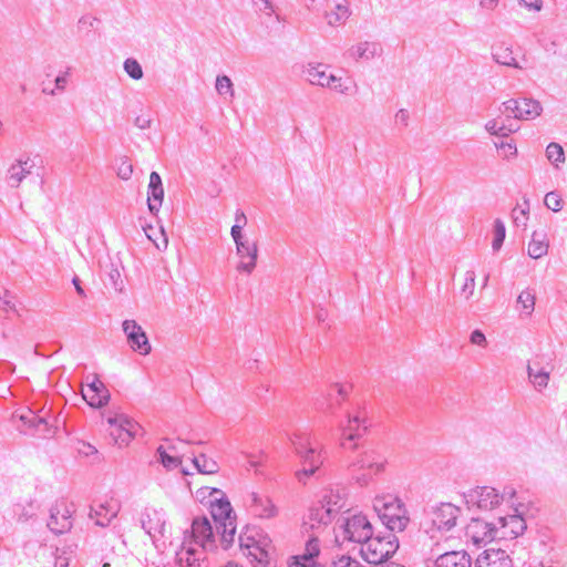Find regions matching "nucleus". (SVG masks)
<instances>
[{"label":"nucleus","instance_id":"f257e3e1","mask_svg":"<svg viewBox=\"0 0 567 567\" xmlns=\"http://www.w3.org/2000/svg\"><path fill=\"white\" fill-rule=\"evenodd\" d=\"M208 492L210 514L215 522L216 529L220 534V543L224 549H228L234 543L236 535V516L226 494L219 488L205 487L197 493L205 497Z\"/></svg>","mask_w":567,"mask_h":567},{"label":"nucleus","instance_id":"f03ea898","mask_svg":"<svg viewBox=\"0 0 567 567\" xmlns=\"http://www.w3.org/2000/svg\"><path fill=\"white\" fill-rule=\"evenodd\" d=\"M289 440L301 465L296 477L300 483H306L322 466L326 452L322 446L312 443V437L307 432H295Z\"/></svg>","mask_w":567,"mask_h":567},{"label":"nucleus","instance_id":"7ed1b4c3","mask_svg":"<svg viewBox=\"0 0 567 567\" xmlns=\"http://www.w3.org/2000/svg\"><path fill=\"white\" fill-rule=\"evenodd\" d=\"M373 509L388 530L403 532L410 517L402 499L392 494L378 495L373 499Z\"/></svg>","mask_w":567,"mask_h":567},{"label":"nucleus","instance_id":"20e7f679","mask_svg":"<svg viewBox=\"0 0 567 567\" xmlns=\"http://www.w3.org/2000/svg\"><path fill=\"white\" fill-rule=\"evenodd\" d=\"M388 463L386 456L372 445H364L350 464L353 478L361 486L368 485L374 475L382 473Z\"/></svg>","mask_w":567,"mask_h":567},{"label":"nucleus","instance_id":"39448f33","mask_svg":"<svg viewBox=\"0 0 567 567\" xmlns=\"http://www.w3.org/2000/svg\"><path fill=\"white\" fill-rule=\"evenodd\" d=\"M399 549V539L394 532L388 530L384 534L370 536L361 546V555L363 559L371 565L384 563L389 560Z\"/></svg>","mask_w":567,"mask_h":567},{"label":"nucleus","instance_id":"423d86ee","mask_svg":"<svg viewBox=\"0 0 567 567\" xmlns=\"http://www.w3.org/2000/svg\"><path fill=\"white\" fill-rule=\"evenodd\" d=\"M499 111L507 118L533 120L540 115L543 107L534 99H509L502 103Z\"/></svg>","mask_w":567,"mask_h":567},{"label":"nucleus","instance_id":"0eeeda50","mask_svg":"<svg viewBox=\"0 0 567 567\" xmlns=\"http://www.w3.org/2000/svg\"><path fill=\"white\" fill-rule=\"evenodd\" d=\"M240 547L248 550L247 555L251 558L254 567H271L270 540L267 537L256 539L252 535L239 536Z\"/></svg>","mask_w":567,"mask_h":567},{"label":"nucleus","instance_id":"6e6552de","mask_svg":"<svg viewBox=\"0 0 567 567\" xmlns=\"http://www.w3.org/2000/svg\"><path fill=\"white\" fill-rule=\"evenodd\" d=\"M461 509L451 503H441L426 512V523L440 532L451 530L457 522Z\"/></svg>","mask_w":567,"mask_h":567},{"label":"nucleus","instance_id":"1a4fd4ad","mask_svg":"<svg viewBox=\"0 0 567 567\" xmlns=\"http://www.w3.org/2000/svg\"><path fill=\"white\" fill-rule=\"evenodd\" d=\"M110 435L118 446L127 445L141 430V425L125 414H115L107 417Z\"/></svg>","mask_w":567,"mask_h":567},{"label":"nucleus","instance_id":"9d476101","mask_svg":"<svg viewBox=\"0 0 567 567\" xmlns=\"http://www.w3.org/2000/svg\"><path fill=\"white\" fill-rule=\"evenodd\" d=\"M341 530L343 540L359 543L362 546L372 536L373 527L365 515L357 514L344 519Z\"/></svg>","mask_w":567,"mask_h":567},{"label":"nucleus","instance_id":"9b49d317","mask_svg":"<svg viewBox=\"0 0 567 567\" xmlns=\"http://www.w3.org/2000/svg\"><path fill=\"white\" fill-rule=\"evenodd\" d=\"M468 508L491 511L501 504V495L494 487L477 486L463 494Z\"/></svg>","mask_w":567,"mask_h":567},{"label":"nucleus","instance_id":"f8f14e48","mask_svg":"<svg viewBox=\"0 0 567 567\" xmlns=\"http://www.w3.org/2000/svg\"><path fill=\"white\" fill-rule=\"evenodd\" d=\"M141 526L154 543L165 537L166 515L164 511L145 507L141 514Z\"/></svg>","mask_w":567,"mask_h":567},{"label":"nucleus","instance_id":"ddd939ff","mask_svg":"<svg viewBox=\"0 0 567 567\" xmlns=\"http://www.w3.org/2000/svg\"><path fill=\"white\" fill-rule=\"evenodd\" d=\"M371 423L367 419L365 412L358 411L354 414L348 413L347 425L342 426V442L341 445L347 447H357L358 444L352 446L348 445L365 434Z\"/></svg>","mask_w":567,"mask_h":567},{"label":"nucleus","instance_id":"4468645a","mask_svg":"<svg viewBox=\"0 0 567 567\" xmlns=\"http://www.w3.org/2000/svg\"><path fill=\"white\" fill-rule=\"evenodd\" d=\"M465 535L474 545L480 546L497 537V525L482 518H472L465 528Z\"/></svg>","mask_w":567,"mask_h":567},{"label":"nucleus","instance_id":"2eb2a0df","mask_svg":"<svg viewBox=\"0 0 567 567\" xmlns=\"http://www.w3.org/2000/svg\"><path fill=\"white\" fill-rule=\"evenodd\" d=\"M123 332L126 336L130 348L142 355L151 353L152 347L143 328L135 320H124Z\"/></svg>","mask_w":567,"mask_h":567},{"label":"nucleus","instance_id":"dca6fc26","mask_svg":"<svg viewBox=\"0 0 567 567\" xmlns=\"http://www.w3.org/2000/svg\"><path fill=\"white\" fill-rule=\"evenodd\" d=\"M190 537L194 543L204 549L213 550L216 548L213 526L206 516L194 517L192 522Z\"/></svg>","mask_w":567,"mask_h":567},{"label":"nucleus","instance_id":"f3484780","mask_svg":"<svg viewBox=\"0 0 567 567\" xmlns=\"http://www.w3.org/2000/svg\"><path fill=\"white\" fill-rule=\"evenodd\" d=\"M497 537L498 539H514L523 535L526 529V522L522 514H513L507 516H499L497 522Z\"/></svg>","mask_w":567,"mask_h":567},{"label":"nucleus","instance_id":"a211bd4d","mask_svg":"<svg viewBox=\"0 0 567 567\" xmlns=\"http://www.w3.org/2000/svg\"><path fill=\"white\" fill-rule=\"evenodd\" d=\"M18 417L21 422L20 430L24 433L45 437L51 432L47 419L38 415L30 409L19 414Z\"/></svg>","mask_w":567,"mask_h":567},{"label":"nucleus","instance_id":"6ab92c4d","mask_svg":"<svg viewBox=\"0 0 567 567\" xmlns=\"http://www.w3.org/2000/svg\"><path fill=\"white\" fill-rule=\"evenodd\" d=\"M120 505L116 501H105L90 507V518L96 526L106 527L117 516Z\"/></svg>","mask_w":567,"mask_h":567},{"label":"nucleus","instance_id":"aec40b11","mask_svg":"<svg viewBox=\"0 0 567 567\" xmlns=\"http://www.w3.org/2000/svg\"><path fill=\"white\" fill-rule=\"evenodd\" d=\"M246 505L249 512L259 518H271L277 515V508L266 496H261L257 493H250L246 497Z\"/></svg>","mask_w":567,"mask_h":567},{"label":"nucleus","instance_id":"412c9836","mask_svg":"<svg viewBox=\"0 0 567 567\" xmlns=\"http://www.w3.org/2000/svg\"><path fill=\"white\" fill-rule=\"evenodd\" d=\"M236 252L241 258V261L237 265V270L251 274L258 257L257 244L245 239L236 244Z\"/></svg>","mask_w":567,"mask_h":567},{"label":"nucleus","instance_id":"4be33fe9","mask_svg":"<svg viewBox=\"0 0 567 567\" xmlns=\"http://www.w3.org/2000/svg\"><path fill=\"white\" fill-rule=\"evenodd\" d=\"M475 567H513V560L506 550L492 547L477 557Z\"/></svg>","mask_w":567,"mask_h":567},{"label":"nucleus","instance_id":"5701e85b","mask_svg":"<svg viewBox=\"0 0 567 567\" xmlns=\"http://www.w3.org/2000/svg\"><path fill=\"white\" fill-rule=\"evenodd\" d=\"M48 527L54 534H62L72 527L71 513L64 504H56L50 509Z\"/></svg>","mask_w":567,"mask_h":567},{"label":"nucleus","instance_id":"b1692460","mask_svg":"<svg viewBox=\"0 0 567 567\" xmlns=\"http://www.w3.org/2000/svg\"><path fill=\"white\" fill-rule=\"evenodd\" d=\"M164 199V187L161 175L153 171L150 175L147 186V206L152 215H156L162 207Z\"/></svg>","mask_w":567,"mask_h":567},{"label":"nucleus","instance_id":"393cba45","mask_svg":"<svg viewBox=\"0 0 567 567\" xmlns=\"http://www.w3.org/2000/svg\"><path fill=\"white\" fill-rule=\"evenodd\" d=\"M84 400L92 408H102L110 400V392L104 383L95 378L82 392Z\"/></svg>","mask_w":567,"mask_h":567},{"label":"nucleus","instance_id":"a878e982","mask_svg":"<svg viewBox=\"0 0 567 567\" xmlns=\"http://www.w3.org/2000/svg\"><path fill=\"white\" fill-rule=\"evenodd\" d=\"M34 163L30 157L18 158L7 171V184L12 188H18L23 179L31 174Z\"/></svg>","mask_w":567,"mask_h":567},{"label":"nucleus","instance_id":"bb28decb","mask_svg":"<svg viewBox=\"0 0 567 567\" xmlns=\"http://www.w3.org/2000/svg\"><path fill=\"white\" fill-rule=\"evenodd\" d=\"M327 69L323 64H308L303 70V75L312 85L327 87L336 82V76L328 74Z\"/></svg>","mask_w":567,"mask_h":567},{"label":"nucleus","instance_id":"cd10ccee","mask_svg":"<svg viewBox=\"0 0 567 567\" xmlns=\"http://www.w3.org/2000/svg\"><path fill=\"white\" fill-rule=\"evenodd\" d=\"M435 567H471L472 558L465 550H452L440 555Z\"/></svg>","mask_w":567,"mask_h":567},{"label":"nucleus","instance_id":"c85d7f7f","mask_svg":"<svg viewBox=\"0 0 567 567\" xmlns=\"http://www.w3.org/2000/svg\"><path fill=\"white\" fill-rule=\"evenodd\" d=\"M492 56L494 61L501 65L511 66L515 69L523 70L524 66L519 64L516 59L513 56L512 47L499 43L492 47Z\"/></svg>","mask_w":567,"mask_h":567},{"label":"nucleus","instance_id":"c756f323","mask_svg":"<svg viewBox=\"0 0 567 567\" xmlns=\"http://www.w3.org/2000/svg\"><path fill=\"white\" fill-rule=\"evenodd\" d=\"M333 511L330 507H326L321 499L310 507L309 509V524L311 528L317 525H328L333 518Z\"/></svg>","mask_w":567,"mask_h":567},{"label":"nucleus","instance_id":"7c9ffc66","mask_svg":"<svg viewBox=\"0 0 567 567\" xmlns=\"http://www.w3.org/2000/svg\"><path fill=\"white\" fill-rule=\"evenodd\" d=\"M548 251V241L546 240V235L534 231L532 235V240L528 245V256L533 259H538L545 256Z\"/></svg>","mask_w":567,"mask_h":567},{"label":"nucleus","instance_id":"2f4dec72","mask_svg":"<svg viewBox=\"0 0 567 567\" xmlns=\"http://www.w3.org/2000/svg\"><path fill=\"white\" fill-rule=\"evenodd\" d=\"M379 44L374 42H361L349 50L350 56L358 59H372L377 55Z\"/></svg>","mask_w":567,"mask_h":567},{"label":"nucleus","instance_id":"473e14b6","mask_svg":"<svg viewBox=\"0 0 567 567\" xmlns=\"http://www.w3.org/2000/svg\"><path fill=\"white\" fill-rule=\"evenodd\" d=\"M536 363L527 365V373L530 382L537 390H542L547 386L549 381V372L544 368H535Z\"/></svg>","mask_w":567,"mask_h":567},{"label":"nucleus","instance_id":"72a5a7b5","mask_svg":"<svg viewBox=\"0 0 567 567\" xmlns=\"http://www.w3.org/2000/svg\"><path fill=\"white\" fill-rule=\"evenodd\" d=\"M348 394V389L344 385L333 384L327 395V410L334 413V408L340 405Z\"/></svg>","mask_w":567,"mask_h":567},{"label":"nucleus","instance_id":"f704fd0d","mask_svg":"<svg viewBox=\"0 0 567 567\" xmlns=\"http://www.w3.org/2000/svg\"><path fill=\"white\" fill-rule=\"evenodd\" d=\"M193 464L202 474H215L218 472L219 466L217 462L206 454H199L193 458Z\"/></svg>","mask_w":567,"mask_h":567},{"label":"nucleus","instance_id":"c9c22d12","mask_svg":"<svg viewBox=\"0 0 567 567\" xmlns=\"http://www.w3.org/2000/svg\"><path fill=\"white\" fill-rule=\"evenodd\" d=\"M350 16V9L348 6V1L344 0V3L336 4L334 11L328 14V23L333 25L336 23L346 21Z\"/></svg>","mask_w":567,"mask_h":567},{"label":"nucleus","instance_id":"e433bc0d","mask_svg":"<svg viewBox=\"0 0 567 567\" xmlns=\"http://www.w3.org/2000/svg\"><path fill=\"white\" fill-rule=\"evenodd\" d=\"M546 156L548 161L558 167L560 163L565 161V153L563 147L558 143H549L546 147Z\"/></svg>","mask_w":567,"mask_h":567},{"label":"nucleus","instance_id":"4c0bfd02","mask_svg":"<svg viewBox=\"0 0 567 567\" xmlns=\"http://www.w3.org/2000/svg\"><path fill=\"white\" fill-rule=\"evenodd\" d=\"M156 454L161 464L167 470L176 468L182 463L179 457L169 455L163 445L157 447Z\"/></svg>","mask_w":567,"mask_h":567},{"label":"nucleus","instance_id":"58836bf2","mask_svg":"<svg viewBox=\"0 0 567 567\" xmlns=\"http://www.w3.org/2000/svg\"><path fill=\"white\" fill-rule=\"evenodd\" d=\"M506 237V227L502 219L497 218L494 221V238L492 241V248L494 251H497L503 246V243Z\"/></svg>","mask_w":567,"mask_h":567},{"label":"nucleus","instance_id":"ea45409f","mask_svg":"<svg viewBox=\"0 0 567 567\" xmlns=\"http://www.w3.org/2000/svg\"><path fill=\"white\" fill-rule=\"evenodd\" d=\"M106 268V275L111 282V286L114 288V290L122 291L124 288V282L117 266L114 265L113 262H110V265H107Z\"/></svg>","mask_w":567,"mask_h":567},{"label":"nucleus","instance_id":"a19ab883","mask_svg":"<svg viewBox=\"0 0 567 567\" xmlns=\"http://www.w3.org/2000/svg\"><path fill=\"white\" fill-rule=\"evenodd\" d=\"M321 502L324 504L326 507H330L333 511V516L342 508L343 503L341 497L338 493H333L332 491L326 493Z\"/></svg>","mask_w":567,"mask_h":567},{"label":"nucleus","instance_id":"79ce46f5","mask_svg":"<svg viewBox=\"0 0 567 567\" xmlns=\"http://www.w3.org/2000/svg\"><path fill=\"white\" fill-rule=\"evenodd\" d=\"M124 70L133 80H140L143 78V69L137 60L128 58L124 61Z\"/></svg>","mask_w":567,"mask_h":567},{"label":"nucleus","instance_id":"37998d69","mask_svg":"<svg viewBox=\"0 0 567 567\" xmlns=\"http://www.w3.org/2000/svg\"><path fill=\"white\" fill-rule=\"evenodd\" d=\"M54 567H69L72 551L69 548H56L53 553Z\"/></svg>","mask_w":567,"mask_h":567},{"label":"nucleus","instance_id":"c03bdc74","mask_svg":"<svg viewBox=\"0 0 567 567\" xmlns=\"http://www.w3.org/2000/svg\"><path fill=\"white\" fill-rule=\"evenodd\" d=\"M517 302L526 310L527 315H530L535 306V296L530 290L526 289L519 293Z\"/></svg>","mask_w":567,"mask_h":567},{"label":"nucleus","instance_id":"a18cd8bd","mask_svg":"<svg viewBox=\"0 0 567 567\" xmlns=\"http://www.w3.org/2000/svg\"><path fill=\"white\" fill-rule=\"evenodd\" d=\"M179 563L187 567H194L197 561H199V558L197 557V550L188 547L185 551L177 554Z\"/></svg>","mask_w":567,"mask_h":567},{"label":"nucleus","instance_id":"49530a36","mask_svg":"<svg viewBox=\"0 0 567 567\" xmlns=\"http://www.w3.org/2000/svg\"><path fill=\"white\" fill-rule=\"evenodd\" d=\"M0 309L6 312L18 311L16 297L9 290H6L3 295H0Z\"/></svg>","mask_w":567,"mask_h":567},{"label":"nucleus","instance_id":"de8ad7c7","mask_svg":"<svg viewBox=\"0 0 567 567\" xmlns=\"http://www.w3.org/2000/svg\"><path fill=\"white\" fill-rule=\"evenodd\" d=\"M494 144H495V147L501 152V155L504 158H511V157L516 156V154H517V147L513 140H511L508 142H501V143L495 142Z\"/></svg>","mask_w":567,"mask_h":567},{"label":"nucleus","instance_id":"09e8293b","mask_svg":"<svg viewBox=\"0 0 567 567\" xmlns=\"http://www.w3.org/2000/svg\"><path fill=\"white\" fill-rule=\"evenodd\" d=\"M544 204L548 209L553 212H559L563 208V199L556 192L547 193L544 199Z\"/></svg>","mask_w":567,"mask_h":567},{"label":"nucleus","instance_id":"8fccbe9b","mask_svg":"<svg viewBox=\"0 0 567 567\" xmlns=\"http://www.w3.org/2000/svg\"><path fill=\"white\" fill-rule=\"evenodd\" d=\"M216 91L218 94L224 95L229 93L230 95H234L233 91V82L229 76L227 75H218L216 79Z\"/></svg>","mask_w":567,"mask_h":567},{"label":"nucleus","instance_id":"3c124183","mask_svg":"<svg viewBox=\"0 0 567 567\" xmlns=\"http://www.w3.org/2000/svg\"><path fill=\"white\" fill-rule=\"evenodd\" d=\"M328 87L341 94H351L352 89H355L357 85L351 81L343 82L341 78L336 76V82L331 83Z\"/></svg>","mask_w":567,"mask_h":567},{"label":"nucleus","instance_id":"603ef678","mask_svg":"<svg viewBox=\"0 0 567 567\" xmlns=\"http://www.w3.org/2000/svg\"><path fill=\"white\" fill-rule=\"evenodd\" d=\"M133 174V165L127 157H122L117 167V176L123 181H128Z\"/></svg>","mask_w":567,"mask_h":567},{"label":"nucleus","instance_id":"864d4df0","mask_svg":"<svg viewBox=\"0 0 567 567\" xmlns=\"http://www.w3.org/2000/svg\"><path fill=\"white\" fill-rule=\"evenodd\" d=\"M320 553L318 538H311L307 542L306 553L302 555V559L306 561L312 560Z\"/></svg>","mask_w":567,"mask_h":567},{"label":"nucleus","instance_id":"5fc2aeb1","mask_svg":"<svg viewBox=\"0 0 567 567\" xmlns=\"http://www.w3.org/2000/svg\"><path fill=\"white\" fill-rule=\"evenodd\" d=\"M474 288H475V272L473 270H467L465 272V282L462 287V292L466 293V299H468L473 295Z\"/></svg>","mask_w":567,"mask_h":567},{"label":"nucleus","instance_id":"6e6d98bb","mask_svg":"<svg viewBox=\"0 0 567 567\" xmlns=\"http://www.w3.org/2000/svg\"><path fill=\"white\" fill-rule=\"evenodd\" d=\"M519 126L517 124H506L505 122L499 123L497 128V136L507 137L509 134L518 131Z\"/></svg>","mask_w":567,"mask_h":567},{"label":"nucleus","instance_id":"4d7b16f0","mask_svg":"<svg viewBox=\"0 0 567 567\" xmlns=\"http://www.w3.org/2000/svg\"><path fill=\"white\" fill-rule=\"evenodd\" d=\"M470 341L472 344L478 347L485 348L487 346L486 337L480 329H475L474 331H472L470 336Z\"/></svg>","mask_w":567,"mask_h":567},{"label":"nucleus","instance_id":"13d9d810","mask_svg":"<svg viewBox=\"0 0 567 567\" xmlns=\"http://www.w3.org/2000/svg\"><path fill=\"white\" fill-rule=\"evenodd\" d=\"M333 567H364L358 560L349 557L341 556L338 560L333 561Z\"/></svg>","mask_w":567,"mask_h":567},{"label":"nucleus","instance_id":"bf43d9fd","mask_svg":"<svg viewBox=\"0 0 567 567\" xmlns=\"http://www.w3.org/2000/svg\"><path fill=\"white\" fill-rule=\"evenodd\" d=\"M257 9L268 16H271L274 12V6L270 0H254Z\"/></svg>","mask_w":567,"mask_h":567},{"label":"nucleus","instance_id":"052dcab7","mask_svg":"<svg viewBox=\"0 0 567 567\" xmlns=\"http://www.w3.org/2000/svg\"><path fill=\"white\" fill-rule=\"evenodd\" d=\"M519 4L529 11H540L543 8V0H519Z\"/></svg>","mask_w":567,"mask_h":567},{"label":"nucleus","instance_id":"680f3d73","mask_svg":"<svg viewBox=\"0 0 567 567\" xmlns=\"http://www.w3.org/2000/svg\"><path fill=\"white\" fill-rule=\"evenodd\" d=\"M243 225L241 224H235L231 229H230V235L235 241V244H238L243 240H245L246 238L244 237L243 233H241V229H243Z\"/></svg>","mask_w":567,"mask_h":567},{"label":"nucleus","instance_id":"e2e57ef3","mask_svg":"<svg viewBox=\"0 0 567 567\" xmlns=\"http://www.w3.org/2000/svg\"><path fill=\"white\" fill-rule=\"evenodd\" d=\"M152 118L148 115H138L134 120L135 126L141 130H146L151 126Z\"/></svg>","mask_w":567,"mask_h":567},{"label":"nucleus","instance_id":"0e129e2a","mask_svg":"<svg viewBox=\"0 0 567 567\" xmlns=\"http://www.w3.org/2000/svg\"><path fill=\"white\" fill-rule=\"evenodd\" d=\"M409 112L404 109H401L395 114V121L396 123L402 124L403 126H408L409 124Z\"/></svg>","mask_w":567,"mask_h":567},{"label":"nucleus","instance_id":"69168bd1","mask_svg":"<svg viewBox=\"0 0 567 567\" xmlns=\"http://www.w3.org/2000/svg\"><path fill=\"white\" fill-rule=\"evenodd\" d=\"M499 122L496 118L489 120L485 124V130L491 134L497 136V128H498Z\"/></svg>","mask_w":567,"mask_h":567},{"label":"nucleus","instance_id":"338daca9","mask_svg":"<svg viewBox=\"0 0 567 567\" xmlns=\"http://www.w3.org/2000/svg\"><path fill=\"white\" fill-rule=\"evenodd\" d=\"M82 446L83 449H80L79 451L80 453H83L86 456L97 453V450L89 443H83Z\"/></svg>","mask_w":567,"mask_h":567},{"label":"nucleus","instance_id":"774afa93","mask_svg":"<svg viewBox=\"0 0 567 567\" xmlns=\"http://www.w3.org/2000/svg\"><path fill=\"white\" fill-rule=\"evenodd\" d=\"M72 284L76 290V293L81 297H85V292H84V289L82 288L81 286V280L78 276H75L73 279H72Z\"/></svg>","mask_w":567,"mask_h":567}]
</instances>
